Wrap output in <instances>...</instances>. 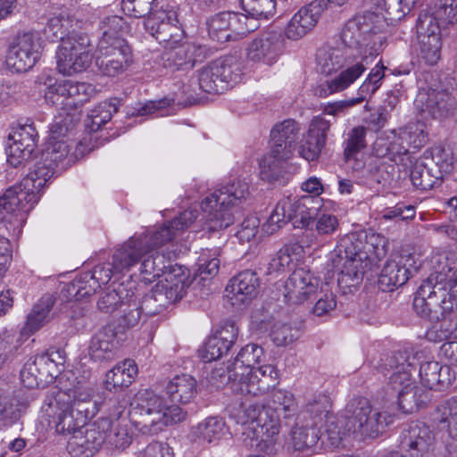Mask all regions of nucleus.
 Masks as SVG:
<instances>
[{
    "instance_id": "nucleus-1",
    "label": "nucleus",
    "mask_w": 457,
    "mask_h": 457,
    "mask_svg": "<svg viewBox=\"0 0 457 457\" xmlns=\"http://www.w3.org/2000/svg\"><path fill=\"white\" fill-rule=\"evenodd\" d=\"M196 218V210H186L153 232L129 237L112 254V266L114 272H129L139 264L138 271L143 279L152 283L170 267V253L166 256L159 249L187 228Z\"/></svg>"
},
{
    "instance_id": "nucleus-2",
    "label": "nucleus",
    "mask_w": 457,
    "mask_h": 457,
    "mask_svg": "<svg viewBox=\"0 0 457 457\" xmlns=\"http://www.w3.org/2000/svg\"><path fill=\"white\" fill-rule=\"evenodd\" d=\"M387 253L385 237L367 231L349 233L340 238L331 257L339 270L338 284L345 287L357 286L371 262L379 261Z\"/></svg>"
},
{
    "instance_id": "nucleus-3",
    "label": "nucleus",
    "mask_w": 457,
    "mask_h": 457,
    "mask_svg": "<svg viewBox=\"0 0 457 457\" xmlns=\"http://www.w3.org/2000/svg\"><path fill=\"white\" fill-rule=\"evenodd\" d=\"M392 421L386 412L372 410L368 399H354L347 405L345 416H328L323 430H320V450L340 448L351 432L362 437H376Z\"/></svg>"
},
{
    "instance_id": "nucleus-4",
    "label": "nucleus",
    "mask_w": 457,
    "mask_h": 457,
    "mask_svg": "<svg viewBox=\"0 0 457 457\" xmlns=\"http://www.w3.org/2000/svg\"><path fill=\"white\" fill-rule=\"evenodd\" d=\"M375 46L370 54H353L340 44L336 46H326L320 48L316 54L318 70L323 74H331L343 69L338 75L326 80L316 88V94L326 97L334 93L342 92L353 84L372 63V56L380 50L381 37L375 38Z\"/></svg>"
},
{
    "instance_id": "nucleus-5",
    "label": "nucleus",
    "mask_w": 457,
    "mask_h": 457,
    "mask_svg": "<svg viewBox=\"0 0 457 457\" xmlns=\"http://www.w3.org/2000/svg\"><path fill=\"white\" fill-rule=\"evenodd\" d=\"M457 268L444 266L432 272L419 287L413 309L421 318L438 321L457 309Z\"/></svg>"
},
{
    "instance_id": "nucleus-6",
    "label": "nucleus",
    "mask_w": 457,
    "mask_h": 457,
    "mask_svg": "<svg viewBox=\"0 0 457 457\" xmlns=\"http://www.w3.org/2000/svg\"><path fill=\"white\" fill-rule=\"evenodd\" d=\"M179 405H168L163 396L152 390H139L130 403L129 420L143 434H157L163 427L184 420Z\"/></svg>"
},
{
    "instance_id": "nucleus-7",
    "label": "nucleus",
    "mask_w": 457,
    "mask_h": 457,
    "mask_svg": "<svg viewBox=\"0 0 457 457\" xmlns=\"http://www.w3.org/2000/svg\"><path fill=\"white\" fill-rule=\"evenodd\" d=\"M248 195V184L237 179L205 197L201 204L203 229L218 231L233 224L231 208L241 204Z\"/></svg>"
},
{
    "instance_id": "nucleus-8",
    "label": "nucleus",
    "mask_w": 457,
    "mask_h": 457,
    "mask_svg": "<svg viewBox=\"0 0 457 457\" xmlns=\"http://www.w3.org/2000/svg\"><path fill=\"white\" fill-rule=\"evenodd\" d=\"M384 21L378 13L365 12L347 21L340 34V45L353 54H370L375 38L381 37L380 50L372 56V62L384 51L386 37L383 33Z\"/></svg>"
},
{
    "instance_id": "nucleus-9",
    "label": "nucleus",
    "mask_w": 457,
    "mask_h": 457,
    "mask_svg": "<svg viewBox=\"0 0 457 457\" xmlns=\"http://www.w3.org/2000/svg\"><path fill=\"white\" fill-rule=\"evenodd\" d=\"M40 198V192L32 187H24V179L10 187L0 197V230L7 235H19L26 214Z\"/></svg>"
},
{
    "instance_id": "nucleus-10",
    "label": "nucleus",
    "mask_w": 457,
    "mask_h": 457,
    "mask_svg": "<svg viewBox=\"0 0 457 457\" xmlns=\"http://www.w3.org/2000/svg\"><path fill=\"white\" fill-rule=\"evenodd\" d=\"M237 422L243 428V435H246L259 450L272 453L275 436L278 435V420H270L267 409L255 403H244L237 415Z\"/></svg>"
},
{
    "instance_id": "nucleus-11",
    "label": "nucleus",
    "mask_w": 457,
    "mask_h": 457,
    "mask_svg": "<svg viewBox=\"0 0 457 457\" xmlns=\"http://www.w3.org/2000/svg\"><path fill=\"white\" fill-rule=\"evenodd\" d=\"M91 51V40L87 34L73 32L69 35L56 51L58 71L71 76L87 70L92 62Z\"/></svg>"
},
{
    "instance_id": "nucleus-12",
    "label": "nucleus",
    "mask_w": 457,
    "mask_h": 457,
    "mask_svg": "<svg viewBox=\"0 0 457 457\" xmlns=\"http://www.w3.org/2000/svg\"><path fill=\"white\" fill-rule=\"evenodd\" d=\"M42 413L53 424L58 434H74L86 428L85 419L79 418L72 411L71 395L63 390H54L44 400Z\"/></svg>"
},
{
    "instance_id": "nucleus-13",
    "label": "nucleus",
    "mask_w": 457,
    "mask_h": 457,
    "mask_svg": "<svg viewBox=\"0 0 457 457\" xmlns=\"http://www.w3.org/2000/svg\"><path fill=\"white\" fill-rule=\"evenodd\" d=\"M42 51V40L37 32L20 34L9 47L6 63L16 72L28 71L38 62Z\"/></svg>"
},
{
    "instance_id": "nucleus-14",
    "label": "nucleus",
    "mask_w": 457,
    "mask_h": 457,
    "mask_svg": "<svg viewBox=\"0 0 457 457\" xmlns=\"http://www.w3.org/2000/svg\"><path fill=\"white\" fill-rule=\"evenodd\" d=\"M240 79L238 65L232 58L219 59L203 68L199 73L200 88L209 94H221L228 84H235Z\"/></svg>"
},
{
    "instance_id": "nucleus-15",
    "label": "nucleus",
    "mask_w": 457,
    "mask_h": 457,
    "mask_svg": "<svg viewBox=\"0 0 457 457\" xmlns=\"http://www.w3.org/2000/svg\"><path fill=\"white\" fill-rule=\"evenodd\" d=\"M95 58L100 72L105 76L115 77L130 65L132 53L125 40H118L113 44L99 41Z\"/></svg>"
},
{
    "instance_id": "nucleus-16",
    "label": "nucleus",
    "mask_w": 457,
    "mask_h": 457,
    "mask_svg": "<svg viewBox=\"0 0 457 457\" xmlns=\"http://www.w3.org/2000/svg\"><path fill=\"white\" fill-rule=\"evenodd\" d=\"M285 48V38L282 33L267 30L253 39L246 48L248 62L271 66L282 55Z\"/></svg>"
},
{
    "instance_id": "nucleus-17",
    "label": "nucleus",
    "mask_w": 457,
    "mask_h": 457,
    "mask_svg": "<svg viewBox=\"0 0 457 457\" xmlns=\"http://www.w3.org/2000/svg\"><path fill=\"white\" fill-rule=\"evenodd\" d=\"M8 141L7 162L10 165L18 167L30 160L37 145L38 133L33 123H25L13 129Z\"/></svg>"
},
{
    "instance_id": "nucleus-18",
    "label": "nucleus",
    "mask_w": 457,
    "mask_h": 457,
    "mask_svg": "<svg viewBox=\"0 0 457 457\" xmlns=\"http://www.w3.org/2000/svg\"><path fill=\"white\" fill-rule=\"evenodd\" d=\"M399 447L410 457H436L435 436L424 423L412 422L403 429Z\"/></svg>"
},
{
    "instance_id": "nucleus-19",
    "label": "nucleus",
    "mask_w": 457,
    "mask_h": 457,
    "mask_svg": "<svg viewBox=\"0 0 457 457\" xmlns=\"http://www.w3.org/2000/svg\"><path fill=\"white\" fill-rule=\"evenodd\" d=\"M420 266L412 254L395 255L385 263L378 278L379 287L383 291H394L418 272Z\"/></svg>"
},
{
    "instance_id": "nucleus-20",
    "label": "nucleus",
    "mask_w": 457,
    "mask_h": 457,
    "mask_svg": "<svg viewBox=\"0 0 457 457\" xmlns=\"http://www.w3.org/2000/svg\"><path fill=\"white\" fill-rule=\"evenodd\" d=\"M107 423L95 421L84 429L72 434L67 442V451L71 457H92L103 445L100 432L106 429Z\"/></svg>"
},
{
    "instance_id": "nucleus-21",
    "label": "nucleus",
    "mask_w": 457,
    "mask_h": 457,
    "mask_svg": "<svg viewBox=\"0 0 457 457\" xmlns=\"http://www.w3.org/2000/svg\"><path fill=\"white\" fill-rule=\"evenodd\" d=\"M162 54V63L172 71L187 70L206 57V48L194 43L184 42L170 44Z\"/></svg>"
},
{
    "instance_id": "nucleus-22",
    "label": "nucleus",
    "mask_w": 457,
    "mask_h": 457,
    "mask_svg": "<svg viewBox=\"0 0 457 457\" xmlns=\"http://www.w3.org/2000/svg\"><path fill=\"white\" fill-rule=\"evenodd\" d=\"M319 278L305 269L295 270L284 283V298L290 305H299L314 295Z\"/></svg>"
},
{
    "instance_id": "nucleus-23",
    "label": "nucleus",
    "mask_w": 457,
    "mask_h": 457,
    "mask_svg": "<svg viewBox=\"0 0 457 457\" xmlns=\"http://www.w3.org/2000/svg\"><path fill=\"white\" fill-rule=\"evenodd\" d=\"M324 10V0H312L305 4L288 21L285 36L290 40L301 39L313 29Z\"/></svg>"
},
{
    "instance_id": "nucleus-24",
    "label": "nucleus",
    "mask_w": 457,
    "mask_h": 457,
    "mask_svg": "<svg viewBox=\"0 0 457 457\" xmlns=\"http://www.w3.org/2000/svg\"><path fill=\"white\" fill-rule=\"evenodd\" d=\"M244 395H263L278 383V372L271 364L255 367L246 372L245 379L237 382Z\"/></svg>"
},
{
    "instance_id": "nucleus-25",
    "label": "nucleus",
    "mask_w": 457,
    "mask_h": 457,
    "mask_svg": "<svg viewBox=\"0 0 457 457\" xmlns=\"http://www.w3.org/2000/svg\"><path fill=\"white\" fill-rule=\"evenodd\" d=\"M260 280L253 270H245L234 276L226 287V297L234 306L250 303L257 295Z\"/></svg>"
},
{
    "instance_id": "nucleus-26",
    "label": "nucleus",
    "mask_w": 457,
    "mask_h": 457,
    "mask_svg": "<svg viewBox=\"0 0 457 457\" xmlns=\"http://www.w3.org/2000/svg\"><path fill=\"white\" fill-rule=\"evenodd\" d=\"M414 104L421 115L427 119L442 118L445 116L453 106L450 94L446 90L434 88H422L419 91Z\"/></svg>"
},
{
    "instance_id": "nucleus-27",
    "label": "nucleus",
    "mask_w": 457,
    "mask_h": 457,
    "mask_svg": "<svg viewBox=\"0 0 457 457\" xmlns=\"http://www.w3.org/2000/svg\"><path fill=\"white\" fill-rule=\"evenodd\" d=\"M330 126L331 122L321 115L312 118L307 135L299 146V153L305 160L314 161L318 159L326 145Z\"/></svg>"
},
{
    "instance_id": "nucleus-28",
    "label": "nucleus",
    "mask_w": 457,
    "mask_h": 457,
    "mask_svg": "<svg viewBox=\"0 0 457 457\" xmlns=\"http://www.w3.org/2000/svg\"><path fill=\"white\" fill-rule=\"evenodd\" d=\"M301 127L295 120L287 119L277 123L270 131V147L275 154L292 157L300 137Z\"/></svg>"
},
{
    "instance_id": "nucleus-29",
    "label": "nucleus",
    "mask_w": 457,
    "mask_h": 457,
    "mask_svg": "<svg viewBox=\"0 0 457 457\" xmlns=\"http://www.w3.org/2000/svg\"><path fill=\"white\" fill-rule=\"evenodd\" d=\"M118 349L117 334L112 326L99 329L92 337L88 354L95 361H109L115 358Z\"/></svg>"
},
{
    "instance_id": "nucleus-30",
    "label": "nucleus",
    "mask_w": 457,
    "mask_h": 457,
    "mask_svg": "<svg viewBox=\"0 0 457 457\" xmlns=\"http://www.w3.org/2000/svg\"><path fill=\"white\" fill-rule=\"evenodd\" d=\"M264 356L262 347L256 344H249L243 347L234 361L228 365V379L235 383L245 379L246 372L255 368Z\"/></svg>"
},
{
    "instance_id": "nucleus-31",
    "label": "nucleus",
    "mask_w": 457,
    "mask_h": 457,
    "mask_svg": "<svg viewBox=\"0 0 457 457\" xmlns=\"http://www.w3.org/2000/svg\"><path fill=\"white\" fill-rule=\"evenodd\" d=\"M287 204L290 206L289 217L296 228H308L317 216L320 208V200L311 196L303 195L299 198L287 196Z\"/></svg>"
},
{
    "instance_id": "nucleus-32",
    "label": "nucleus",
    "mask_w": 457,
    "mask_h": 457,
    "mask_svg": "<svg viewBox=\"0 0 457 457\" xmlns=\"http://www.w3.org/2000/svg\"><path fill=\"white\" fill-rule=\"evenodd\" d=\"M55 304L56 298L53 295H44L28 314L21 334L30 336L46 326L54 316Z\"/></svg>"
},
{
    "instance_id": "nucleus-33",
    "label": "nucleus",
    "mask_w": 457,
    "mask_h": 457,
    "mask_svg": "<svg viewBox=\"0 0 457 457\" xmlns=\"http://www.w3.org/2000/svg\"><path fill=\"white\" fill-rule=\"evenodd\" d=\"M96 421L107 423L106 429L99 431L103 445L112 449L124 450L131 444L133 432L128 420L100 418Z\"/></svg>"
},
{
    "instance_id": "nucleus-34",
    "label": "nucleus",
    "mask_w": 457,
    "mask_h": 457,
    "mask_svg": "<svg viewBox=\"0 0 457 457\" xmlns=\"http://www.w3.org/2000/svg\"><path fill=\"white\" fill-rule=\"evenodd\" d=\"M137 287L135 282L127 281L117 287L108 288L98 299L97 307L104 313H112L118 308L123 307L126 301H131L136 295Z\"/></svg>"
},
{
    "instance_id": "nucleus-35",
    "label": "nucleus",
    "mask_w": 457,
    "mask_h": 457,
    "mask_svg": "<svg viewBox=\"0 0 457 457\" xmlns=\"http://www.w3.org/2000/svg\"><path fill=\"white\" fill-rule=\"evenodd\" d=\"M266 409L270 420H278V430L279 432L281 420L295 415L296 403L292 393L283 389H275L271 393Z\"/></svg>"
},
{
    "instance_id": "nucleus-36",
    "label": "nucleus",
    "mask_w": 457,
    "mask_h": 457,
    "mask_svg": "<svg viewBox=\"0 0 457 457\" xmlns=\"http://www.w3.org/2000/svg\"><path fill=\"white\" fill-rule=\"evenodd\" d=\"M197 383L195 378L188 374L177 375L166 386V392L174 405L187 404L196 395Z\"/></svg>"
},
{
    "instance_id": "nucleus-37",
    "label": "nucleus",
    "mask_w": 457,
    "mask_h": 457,
    "mask_svg": "<svg viewBox=\"0 0 457 457\" xmlns=\"http://www.w3.org/2000/svg\"><path fill=\"white\" fill-rule=\"evenodd\" d=\"M420 376L422 384L428 390L452 384L451 369L436 361H428L420 364Z\"/></svg>"
},
{
    "instance_id": "nucleus-38",
    "label": "nucleus",
    "mask_w": 457,
    "mask_h": 457,
    "mask_svg": "<svg viewBox=\"0 0 457 457\" xmlns=\"http://www.w3.org/2000/svg\"><path fill=\"white\" fill-rule=\"evenodd\" d=\"M162 275L165 276L164 280H162L154 287L159 294H162L166 298L168 305H170L182 298L185 289V278L181 274V268L176 269L171 266L170 262V267Z\"/></svg>"
},
{
    "instance_id": "nucleus-39",
    "label": "nucleus",
    "mask_w": 457,
    "mask_h": 457,
    "mask_svg": "<svg viewBox=\"0 0 457 457\" xmlns=\"http://www.w3.org/2000/svg\"><path fill=\"white\" fill-rule=\"evenodd\" d=\"M145 28L164 47L170 44H178L184 36L178 19L159 24L156 21H145Z\"/></svg>"
},
{
    "instance_id": "nucleus-40",
    "label": "nucleus",
    "mask_w": 457,
    "mask_h": 457,
    "mask_svg": "<svg viewBox=\"0 0 457 457\" xmlns=\"http://www.w3.org/2000/svg\"><path fill=\"white\" fill-rule=\"evenodd\" d=\"M312 225H314L316 234L306 229L301 239V242L306 246L318 244L320 237H327L335 234L339 228V220L331 213H317Z\"/></svg>"
},
{
    "instance_id": "nucleus-41",
    "label": "nucleus",
    "mask_w": 457,
    "mask_h": 457,
    "mask_svg": "<svg viewBox=\"0 0 457 457\" xmlns=\"http://www.w3.org/2000/svg\"><path fill=\"white\" fill-rule=\"evenodd\" d=\"M225 422L218 416H211L192 428V436L200 444L218 442L223 436Z\"/></svg>"
},
{
    "instance_id": "nucleus-42",
    "label": "nucleus",
    "mask_w": 457,
    "mask_h": 457,
    "mask_svg": "<svg viewBox=\"0 0 457 457\" xmlns=\"http://www.w3.org/2000/svg\"><path fill=\"white\" fill-rule=\"evenodd\" d=\"M137 374V367L133 360L128 359L116 364L105 375V387L112 390L117 387H128Z\"/></svg>"
},
{
    "instance_id": "nucleus-43",
    "label": "nucleus",
    "mask_w": 457,
    "mask_h": 457,
    "mask_svg": "<svg viewBox=\"0 0 457 457\" xmlns=\"http://www.w3.org/2000/svg\"><path fill=\"white\" fill-rule=\"evenodd\" d=\"M399 408L405 413H412L426 406L430 401L429 390L415 384L396 395Z\"/></svg>"
},
{
    "instance_id": "nucleus-44",
    "label": "nucleus",
    "mask_w": 457,
    "mask_h": 457,
    "mask_svg": "<svg viewBox=\"0 0 457 457\" xmlns=\"http://www.w3.org/2000/svg\"><path fill=\"white\" fill-rule=\"evenodd\" d=\"M99 287H97V280H95L90 274L87 273L66 284L61 293L67 298L68 302L71 300L78 302L94 295Z\"/></svg>"
},
{
    "instance_id": "nucleus-45",
    "label": "nucleus",
    "mask_w": 457,
    "mask_h": 457,
    "mask_svg": "<svg viewBox=\"0 0 457 457\" xmlns=\"http://www.w3.org/2000/svg\"><path fill=\"white\" fill-rule=\"evenodd\" d=\"M317 425L307 422L305 425H296L292 431L293 445L297 451L305 449L320 450V437Z\"/></svg>"
},
{
    "instance_id": "nucleus-46",
    "label": "nucleus",
    "mask_w": 457,
    "mask_h": 457,
    "mask_svg": "<svg viewBox=\"0 0 457 457\" xmlns=\"http://www.w3.org/2000/svg\"><path fill=\"white\" fill-rule=\"evenodd\" d=\"M434 420L441 430H445L453 439H457V400L449 399L438 405Z\"/></svg>"
},
{
    "instance_id": "nucleus-47",
    "label": "nucleus",
    "mask_w": 457,
    "mask_h": 457,
    "mask_svg": "<svg viewBox=\"0 0 457 457\" xmlns=\"http://www.w3.org/2000/svg\"><path fill=\"white\" fill-rule=\"evenodd\" d=\"M74 20L67 12H62L51 17L46 24L43 33L46 38L49 41L55 42L60 40L61 43L63 39L72 34L71 31L73 27Z\"/></svg>"
},
{
    "instance_id": "nucleus-48",
    "label": "nucleus",
    "mask_w": 457,
    "mask_h": 457,
    "mask_svg": "<svg viewBox=\"0 0 457 457\" xmlns=\"http://www.w3.org/2000/svg\"><path fill=\"white\" fill-rule=\"evenodd\" d=\"M29 403V396L17 394L12 398L0 403V417L6 425H12L26 412Z\"/></svg>"
},
{
    "instance_id": "nucleus-49",
    "label": "nucleus",
    "mask_w": 457,
    "mask_h": 457,
    "mask_svg": "<svg viewBox=\"0 0 457 457\" xmlns=\"http://www.w3.org/2000/svg\"><path fill=\"white\" fill-rule=\"evenodd\" d=\"M411 181L417 189L426 191L433 188L441 179L440 171L434 170L424 162H416L410 173Z\"/></svg>"
},
{
    "instance_id": "nucleus-50",
    "label": "nucleus",
    "mask_w": 457,
    "mask_h": 457,
    "mask_svg": "<svg viewBox=\"0 0 457 457\" xmlns=\"http://www.w3.org/2000/svg\"><path fill=\"white\" fill-rule=\"evenodd\" d=\"M119 104L120 101L117 98L98 104L87 116L86 127L91 132L99 130L102 126L111 120L113 113L117 112Z\"/></svg>"
},
{
    "instance_id": "nucleus-51",
    "label": "nucleus",
    "mask_w": 457,
    "mask_h": 457,
    "mask_svg": "<svg viewBox=\"0 0 457 457\" xmlns=\"http://www.w3.org/2000/svg\"><path fill=\"white\" fill-rule=\"evenodd\" d=\"M423 162L434 170L440 171V178L450 174L453 168V154L442 146H434L423 154Z\"/></svg>"
},
{
    "instance_id": "nucleus-52",
    "label": "nucleus",
    "mask_w": 457,
    "mask_h": 457,
    "mask_svg": "<svg viewBox=\"0 0 457 457\" xmlns=\"http://www.w3.org/2000/svg\"><path fill=\"white\" fill-rule=\"evenodd\" d=\"M102 37L99 41L113 44L118 40H124L123 34L127 31V23L118 15H107L104 17L99 25Z\"/></svg>"
},
{
    "instance_id": "nucleus-53",
    "label": "nucleus",
    "mask_w": 457,
    "mask_h": 457,
    "mask_svg": "<svg viewBox=\"0 0 457 457\" xmlns=\"http://www.w3.org/2000/svg\"><path fill=\"white\" fill-rule=\"evenodd\" d=\"M44 84L47 85L45 99L48 104L61 108L69 106L70 79L55 80L52 83V79L48 77Z\"/></svg>"
},
{
    "instance_id": "nucleus-54",
    "label": "nucleus",
    "mask_w": 457,
    "mask_h": 457,
    "mask_svg": "<svg viewBox=\"0 0 457 457\" xmlns=\"http://www.w3.org/2000/svg\"><path fill=\"white\" fill-rule=\"evenodd\" d=\"M420 58L429 65L436 64L441 56V36H417Z\"/></svg>"
},
{
    "instance_id": "nucleus-55",
    "label": "nucleus",
    "mask_w": 457,
    "mask_h": 457,
    "mask_svg": "<svg viewBox=\"0 0 457 457\" xmlns=\"http://www.w3.org/2000/svg\"><path fill=\"white\" fill-rule=\"evenodd\" d=\"M56 171V168L48 162L43 161L41 158V160L35 164L33 170L23 178L24 187H32L40 192Z\"/></svg>"
},
{
    "instance_id": "nucleus-56",
    "label": "nucleus",
    "mask_w": 457,
    "mask_h": 457,
    "mask_svg": "<svg viewBox=\"0 0 457 457\" xmlns=\"http://www.w3.org/2000/svg\"><path fill=\"white\" fill-rule=\"evenodd\" d=\"M56 171V168L48 162L43 161L41 158V160L35 164L33 170L23 178L24 187H32L40 192Z\"/></svg>"
},
{
    "instance_id": "nucleus-57",
    "label": "nucleus",
    "mask_w": 457,
    "mask_h": 457,
    "mask_svg": "<svg viewBox=\"0 0 457 457\" xmlns=\"http://www.w3.org/2000/svg\"><path fill=\"white\" fill-rule=\"evenodd\" d=\"M303 415H309L314 425H318L323 420L327 421L328 416H335L331 412L330 398L325 395L315 396L306 404Z\"/></svg>"
},
{
    "instance_id": "nucleus-58",
    "label": "nucleus",
    "mask_w": 457,
    "mask_h": 457,
    "mask_svg": "<svg viewBox=\"0 0 457 457\" xmlns=\"http://www.w3.org/2000/svg\"><path fill=\"white\" fill-rule=\"evenodd\" d=\"M398 133L408 147L420 149L428 142V132L424 122L417 121L399 129Z\"/></svg>"
},
{
    "instance_id": "nucleus-59",
    "label": "nucleus",
    "mask_w": 457,
    "mask_h": 457,
    "mask_svg": "<svg viewBox=\"0 0 457 457\" xmlns=\"http://www.w3.org/2000/svg\"><path fill=\"white\" fill-rule=\"evenodd\" d=\"M290 206L287 204L286 197L279 200L266 222L262 225V231L267 235H272L288 221H291L288 215Z\"/></svg>"
},
{
    "instance_id": "nucleus-60",
    "label": "nucleus",
    "mask_w": 457,
    "mask_h": 457,
    "mask_svg": "<svg viewBox=\"0 0 457 457\" xmlns=\"http://www.w3.org/2000/svg\"><path fill=\"white\" fill-rule=\"evenodd\" d=\"M367 129L363 126H357L352 129L343 143L344 159L348 162L354 158L366 146Z\"/></svg>"
},
{
    "instance_id": "nucleus-61",
    "label": "nucleus",
    "mask_w": 457,
    "mask_h": 457,
    "mask_svg": "<svg viewBox=\"0 0 457 457\" xmlns=\"http://www.w3.org/2000/svg\"><path fill=\"white\" fill-rule=\"evenodd\" d=\"M53 355L54 353H44L33 356L37 373L42 379V386L52 383L60 374V363L54 359Z\"/></svg>"
},
{
    "instance_id": "nucleus-62",
    "label": "nucleus",
    "mask_w": 457,
    "mask_h": 457,
    "mask_svg": "<svg viewBox=\"0 0 457 457\" xmlns=\"http://www.w3.org/2000/svg\"><path fill=\"white\" fill-rule=\"evenodd\" d=\"M230 12L213 16L208 22V33L211 38L218 42H226L233 37L230 33Z\"/></svg>"
},
{
    "instance_id": "nucleus-63",
    "label": "nucleus",
    "mask_w": 457,
    "mask_h": 457,
    "mask_svg": "<svg viewBox=\"0 0 457 457\" xmlns=\"http://www.w3.org/2000/svg\"><path fill=\"white\" fill-rule=\"evenodd\" d=\"M290 158L275 154L272 147H270V154L265 155L260 162L261 178L270 182L278 180L281 176L282 163Z\"/></svg>"
},
{
    "instance_id": "nucleus-64",
    "label": "nucleus",
    "mask_w": 457,
    "mask_h": 457,
    "mask_svg": "<svg viewBox=\"0 0 457 457\" xmlns=\"http://www.w3.org/2000/svg\"><path fill=\"white\" fill-rule=\"evenodd\" d=\"M230 33L233 35L231 39H237L253 32L259 27V22L247 12L238 13L230 12Z\"/></svg>"
}]
</instances>
